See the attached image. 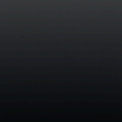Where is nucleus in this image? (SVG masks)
Returning a JSON list of instances; mask_svg holds the SVG:
<instances>
[{
    "mask_svg": "<svg viewBox=\"0 0 122 122\" xmlns=\"http://www.w3.org/2000/svg\"><path fill=\"white\" fill-rule=\"evenodd\" d=\"M8 117H6V122H7V118Z\"/></svg>",
    "mask_w": 122,
    "mask_h": 122,
    "instance_id": "nucleus-2",
    "label": "nucleus"
},
{
    "mask_svg": "<svg viewBox=\"0 0 122 122\" xmlns=\"http://www.w3.org/2000/svg\"><path fill=\"white\" fill-rule=\"evenodd\" d=\"M2 119H3L2 118H0V122H2Z\"/></svg>",
    "mask_w": 122,
    "mask_h": 122,
    "instance_id": "nucleus-1",
    "label": "nucleus"
}]
</instances>
